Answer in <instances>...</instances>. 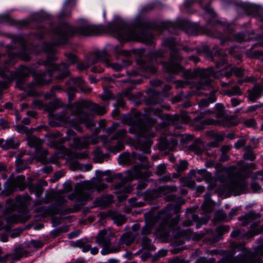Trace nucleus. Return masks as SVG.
<instances>
[{
  "mask_svg": "<svg viewBox=\"0 0 263 263\" xmlns=\"http://www.w3.org/2000/svg\"><path fill=\"white\" fill-rule=\"evenodd\" d=\"M147 27L148 24L146 23H139L131 29L123 23H115L109 26L110 31L116 33L120 40L152 44L154 37L152 33L146 29Z\"/></svg>",
  "mask_w": 263,
  "mask_h": 263,
  "instance_id": "obj_1",
  "label": "nucleus"
},
{
  "mask_svg": "<svg viewBox=\"0 0 263 263\" xmlns=\"http://www.w3.org/2000/svg\"><path fill=\"white\" fill-rule=\"evenodd\" d=\"M102 28L97 25H92L87 22L81 24L76 27L64 23L54 28L52 31L58 39L53 42L55 45L65 43L66 39L76 34L84 36L96 35L102 32Z\"/></svg>",
  "mask_w": 263,
  "mask_h": 263,
  "instance_id": "obj_2",
  "label": "nucleus"
},
{
  "mask_svg": "<svg viewBox=\"0 0 263 263\" xmlns=\"http://www.w3.org/2000/svg\"><path fill=\"white\" fill-rule=\"evenodd\" d=\"M162 45L170 49V58L168 62L161 61V64L167 72L178 74L182 71L183 68L179 64L182 58L179 53V50L177 48L176 42L173 37L166 38L163 41Z\"/></svg>",
  "mask_w": 263,
  "mask_h": 263,
  "instance_id": "obj_3",
  "label": "nucleus"
},
{
  "mask_svg": "<svg viewBox=\"0 0 263 263\" xmlns=\"http://www.w3.org/2000/svg\"><path fill=\"white\" fill-rule=\"evenodd\" d=\"M35 81L25 83L26 78L17 76L16 78V87L21 90H27V95L29 97H36L38 96L37 92L33 89L35 86H42L50 82V80L46 79V73L39 71L34 75Z\"/></svg>",
  "mask_w": 263,
  "mask_h": 263,
  "instance_id": "obj_4",
  "label": "nucleus"
},
{
  "mask_svg": "<svg viewBox=\"0 0 263 263\" xmlns=\"http://www.w3.org/2000/svg\"><path fill=\"white\" fill-rule=\"evenodd\" d=\"M106 175L105 173H103L102 177ZM102 180H105L109 182L112 181V177L110 176H107L105 178H102L101 180H98V184L91 182H85L83 183L81 185L80 190L78 191V200L80 202H83L91 199V190L92 189H96L98 191H102L106 189L107 185L104 183H101Z\"/></svg>",
  "mask_w": 263,
  "mask_h": 263,
  "instance_id": "obj_5",
  "label": "nucleus"
},
{
  "mask_svg": "<svg viewBox=\"0 0 263 263\" xmlns=\"http://www.w3.org/2000/svg\"><path fill=\"white\" fill-rule=\"evenodd\" d=\"M133 122L134 123V127L140 134L146 136L144 140H142L143 143V148H150L153 143L152 138L155 137V134L153 133H144L148 130V127L147 126L143 120V115L140 112H137L134 115Z\"/></svg>",
  "mask_w": 263,
  "mask_h": 263,
  "instance_id": "obj_6",
  "label": "nucleus"
},
{
  "mask_svg": "<svg viewBox=\"0 0 263 263\" xmlns=\"http://www.w3.org/2000/svg\"><path fill=\"white\" fill-rule=\"evenodd\" d=\"M14 46L11 48L8 49L9 57L21 58L25 61L30 60L29 51L26 47V41L24 38L21 36H17L13 39Z\"/></svg>",
  "mask_w": 263,
  "mask_h": 263,
  "instance_id": "obj_7",
  "label": "nucleus"
},
{
  "mask_svg": "<svg viewBox=\"0 0 263 263\" xmlns=\"http://www.w3.org/2000/svg\"><path fill=\"white\" fill-rule=\"evenodd\" d=\"M190 78H194L199 77L200 79L197 84V88L200 89H208L213 86V81L210 77L214 76L215 73L213 68L196 69L190 72Z\"/></svg>",
  "mask_w": 263,
  "mask_h": 263,
  "instance_id": "obj_8",
  "label": "nucleus"
},
{
  "mask_svg": "<svg viewBox=\"0 0 263 263\" xmlns=\"http://www.w3.org/2000/svg\"><path fill=\"white\" fill-rule=\"evenodd\" d=\"M114 238L115 235L111 232L105 230L100 231L96 237V241L99 245L102 246L103 249L101 252L102 254L106 255L119 251L118 248L111 246V244L114 243L112 241Z\"/></svg>",
  "mask_w": 263,
  "mask_h": 263,
  "instance_id": "obj_9",
  "label": "nucleus"
},
{
  "mask_svg": "<svg viewBox=\"0 0 263 263\" xmlns=\"http://www.w3.org/2000/svg\"><path fill=\"white\" fill-rule=\"evenodd\" d=\"M176 26L191 35H196L209 32L208 30L200 26L198 24L184 20H178L176 22Z\"/></svg>",
  "mask_w": 263,
  "mask_h": 263,
  "instance_id": "obj_10",
  "label": "nucleus"
},
{
  "mask_svg": "<svg viewBox=\"0 0 263 263\" xmlns=\"http://www.w3.org/2000/svg\"><path fill=\"white\" fill-rule=\"evenodd\" d=\"M65 55L67 58L68 64L62 63L59 65H53V70H58L59 72L58 75L55 77L57 80L62 81L65 78L68 77L70 72L68 70L69 65H72L77 63L78 60L77 57L72 53H65Z\"/></svg>",
  "mask_w": 263,
  "mask_h": 263,
  "instance_id": "obj_11",
  "label": "nucleus"
},
{
  "mask_svg": "<svg viewBox=\"0 0 263 263\" xmlns=\"http://www.w3.org/2000/svg\"><path fill=\"white\" fill-rule=\"evenodd\" d=\"M76 104L77 105L76 110L79 112L82 111L83 109L85 110V108H88L99 116L103 115L106 113V110L104 106H100L91 101L82 100Z\"/></svg>",
  "mask_w": 263,
  "mask_h": 263,
  "instance_id": "obj_12",
  "label": "nucleus"
},
{
  "mask_svg": "<svg viewBox=\"0 0 263 263\" xmlns=\"http://www.w3.org/2000/svg\"><path fill=\"white\" fill-rule=\"evenodd\" d=\"M44 50L46 52H48L50 53L47 57V60L44 61L43 63V65L49 67V68L44 72L46 73V76L48 74L49 77H51L52 76L53 72L54 71H58V70H53V65H57L54 64L52 63V61L56 60L57 58L55 57L54 54V50L52 47L48 45L46 46L45 47Z\"/></svg>",
  "mask_w": 263,
  "mask_h": 263,
  "instance_id": "obj_13",
  "label": "nucleus"
},
{
  "mask_svg": "<svg viewBox=\"0 0 263 263\" xmlns=\"http://www.w3.org/2000/svg\"><path fill=\"white\" fill-rule=\"evenodd\" d=\"M77 109V105H75L72 108V111L74 115L78 117L81 123H84L87 128H90L95 125L94 121L90 119L89 115L86 112L84 109L82 111L79 112L76 110Z\"/></svg>",
  "mask_w": 263,
  "mask_h": 263,
  "instance_id": "obj_14",
  "label": "nucleus"
},
{
  "mask_svg": "<svg viewBox=\"0 0 263 263\" xmlns=\"http://www.w3.org/2000/svg\"><path fill=\"white\" fill-rule=\"evenodd\" d=\"M97 140L92 137H74L73 138V148H85L90 144H96Z\"/></svg>",
  "mask_w": 263,
  "mask_h": 263,
  "instance_id": "obj_15",
  "label": "nucleus"
},
{
  "mask_svg": "<svg viewBox=\"0 0 263 263\" xmlns=\"http://www.w3.org/2000/svg\"><path fill=\"white\" fill-rule=\"evenodd\" d=\"M73 83L72 85L68 86L70 90H74L76 87H79L81 89V91L85 93H88L91 91V88L89 87H86L84 85V81L80 77H77L74 79L69 80L66 84L68 85L69 84Z\"/></svg>",
  "mask_w": 263,
  "mask_h": 263,
  "instance_id": "obj_16",
  "label": "nucleus"
},
{
  "mask_svg": "<svg viewBox=\"0 0 263 263\" xmlns=\"http://www.w3.org/2000/svg\"><path fill=\"white\" fill-rule=\"evenodd\" d=\"M212 60L216 61V66L217 68H220L221 66L226 63L224 57L226 53L223 51L218 48H214L211 51Z\"/></svg>",
  "mask_w": 263,
  "mask_h": 263,
  "instance_id": "obj_17",
  "label": "nucleus"
},
{
  "mask_svg": "<svg viewBox=\"0 0 263 263\" xmlns=\"http://www.w3.org/2000/svg\"><path fill=\"white\" fill-rule=\"evenodd\" d=\"M148 176L147 173H142L140 172L139 166H135L132 170L127 172V175L125 179L126 181H128L135 179L145 178Z\"/></svg>",
  "mask_w": 263,
  "mask_h": 263,
  "instance_id": "obj_18",
  "label": "nucleus"
},
{
  "mask_svg": "<svg viewBox=\"0 0 263 263\" xmlns=\"http://www.w3.org/2000/svg\"><path fill=\"white\" fill-rule=\"evenodd\" d=\"M247 92L248 99L253 102L262 96L263 87L260 85L256 84L251 89L248 90Z\"/></svg>",
  "mask_w": 263,
  "mask_h": 263,
  "instance_id": "obj_19",
  "label": "nucleus"
},
{
  "mask_svg": "<svg viewBox=\"0 0 263 263\" xmlns=\"http://www.w3.org/2000/svg\"><path fill=\"white\" fill-rule=\"evenodd\" d=\"M246 186L247 183L244 179L237 178L228 185V188L230 191L237 192L245 190Z\"/></svg>",
  "mask_w": 263,
  "mask_h": 263,
  "instance_id": "obj_20",
  "label": "nucleus"
},
{
  "mask_svg": "<svg viewBox=\"0 0 263 263\" xmlns=\"http://www.w3.org/2000/svg\"><path fill=\"white\" fill-rule=\"evenodd\" d=\"M158 148H174L177 145V140L172 138L170 137L166 138L165 137H162L159 139V142L157 144Z\"/></svg>",
  "mask_w": 263,
  "mask_h": 263,
  "instance_id": "obj_21",
  "label": "nucleus"
},
{
  "mask_svg": "<svg viewBox=\"0 0 263 263\" xmlns=\"http://www.w3.org/2000/svg\"><path fill=\"white\" fill-rule=\"evenodd\" d=\"M30 218V216L28 213L18 216L13 214L6 217V220L8 224H10L17 222H25L29 220Z\"/></svg>",
  "mask_w": 263,
  "mask_h": 263,
  "instance_id": "obj_22",
  "label": "nucleus"
},
{
  "mask_svg": "<svg viewBox=\"0 0 263 263\" xmlns=\"http://www.w3.org/2000/svg\"><path fill=\"white\" fill-rule=\"evenodd\" d=\"M0 23H8L17 26H26L29 22L27 21L18 22L13 20L8 14L0 15Z\"/></svg>",
  "mask_w": 263,
  "mask_h": 263,
  "instance_id": "obj_23",
  "label": "nucleus"
},
{
  "mask_svg": "<svg viewBox=\"0 0 263 263\" xmlns=\"http://www.w3.org/2000/svg\"><path fill=\"white\" fill-rule=\"evenodd\" d=\"M66 150L65 153L67 154L68 158L70 160L73 159H86L88 157V153L87 151H84L83 152H78L77 151H71L68 149H63Z\"/></svg>",
  "mask_w": 263,
  "mask_h": 263,
  "instance_id": "obj_24",
  "label": "nucleus"
},
{
  "mask_svg": "<svg viewBox=\"0 0 263 263\" xmlns=\"http://www.w3.org/2000/svg\"><path fill=\"white\" fill-rule=\"evenodd\" d=\"M217 91V89L213 90L210 92L209 97L201 99L198 102L199 106L200 107H206L210 105V104L215 102L216 101V98L215 96V93Z\"/></svg>",
  "mask_w": 263,
  "mask_h": 263,
  "instance_id": "obj_25",
  "label": "nucleus"
},
{
  "mask_svg": "<svg viewBox=\"0 0 263 263\" xmlns=\"http://www.w3.org/2000/svg\"><path fill=\"white\" fill-rule=\"evenodd\" d=\"M75 0H67L63 11L59 14L60 18H65L71 15V5H73Z\"/></svg>",
  "mask_w": 263,
  "mask_h": 263,
  "instance_id": "obj_26",
  "label": "nucleus"
},
{
  "mask_svg": "<svg viewBox=\"0 0 263 263\" xmlns=\"http://www.w3.org/2000/svg\"><path fill=\"white\" fill-rule=\"evenodd\" d=\"M48 154V151L46 149H35L33 157L42 163L46 164L48 162L46 158Z\"/></svg>",
  "mask_w": 263,
  "mask_h": 263,
  "instance_id": "obj_27",
  "label": "nucleus"
},
{
  "mask_svg": "<svg viewBox=\"0 0 263 263\" xmlns=\"http://www.w3.org/2000/svg\"><path fill=\"white\" fill-rule=\"evenodd\" d=\"M28 145L31 147L40 148L44 141L35 136H29L26 138Z\"/></svg>",
  "mask_w": 263,
  "mask_h": 263,
  "instance_id": "obj_28",
  "label": "nucleus"
},
{
  "mask_svg": "<svg viewBox=\"0 0 263 263\" xmlns=\"http://www.w3.org/2000/svg\"><path fill=\"white\" fill-rule=\"evenodd\" d=\"M238 11L239 12H244L247 15H252L256 13L257 8L252 5L245 4L238 8Z\"/></svg>",
  "mask_w": 263,
  "mask_h": 263,
  "instance_id": "obj_29",
  "label": "nucleus"
},
{
  "mask_svg": "<svg viewBox=\"0 0 263 263\" xmlns=\"http://www.w3.org/2000/svg\"><path fill=\"white\" fill-rule=\"evenodd\" d=\"M110 217L114 222L118 226L123 224L126 221L125 216L117 212H112L110 214Z\"/></svg>",
  "mask_w": 263,
  "mask_h": 263,
  "instance_id": "obj_30",
  "label": "nucleus"
},
{
  "mask_svg": "<svg viewBox=\"0 0 263 263\" xmlns=\"http://www.w3.org/2000/svg\"><path fill=\"white\" fill-rule=\"evenodd\" d=\"M141 68L145 72L151 73H155L157 71V69L152 64L145 62L142 59L139 61Z\"/></svg>",
  "mask_w": 263,
  "mask_h": 263,
  "instance_id": "obj_31",
  "label": "nucleus"
},
{
  "mask_svg": "<svg viewBox=\"0 0 263 263\" xmlns=\"http://www.w3.org/2000/svg\"><path fill=\"white\" fill-rule=\"evenodd\" d=\"M93 160L97 163H101L109 156L108 154H103L100 149H95L93 152Z\"/></svg>",
  "mask_w": 263,
  "mask_h": 263,
  "instance_id": "obj_32",
  "label": "nucleus"
},
{
  "mask_svg": "<svg viewBox=\"0 0 263 263\" xmlns=\"http://www.w3.org/2000/svg\"><path fill=\"white\" fill-rule=\"evenodd\" d=\"M65 142V139L63 138H57L53 139L49 143V146L53 148H65V146L63 145Z\"/></svg>",
  "mask_w": 263,
  "mask_h": 263,
  "instance_id": "obj_33",
  "label": "nucleus"
},
{
  "mask_svg": "<svg viewBox=\"0 0 263 263\" xmlns=\"http://www.w3.org/2000/svg\"><path fill=\"white\" fill-rule=\"evenodd\" d=\"M97 53H98V57L100 61L103 62L107 66H110L109 61L110 55L105 50L97 51Z\"/></svg>",
  "mask_w": 263,
  "mask_h": 263,
  "instance_id": "obj_34",
  "label": "nucleus"
},
{
  "mask_svg": "<svg viewBox=\"0 0 263 263\" xmlns=\"http://www.w3.org/2000/svg\"><path fill=\"white\" fill-rule=\"evenodd\" d=\"M134 241V238L128 233H125L122 235L119 241V245L121 246L125 244L127 246L130 245Z\"/></svg>",
  "mask_w": 263,
  "mask_h": 263,
  "instance_id": "obj_35",
  "label": "nucleus"
},
{
  "mask_svg": "<svg viewBox=\"0 0 263 263\" xmlns=\"http://www.w3.org/2000/svg\"><path fill=\"white\" fill-rule=\"evenodd\" d=\"M133 159H134L133 154L130 156L128 153H125L120 156L119 162L121 164H129L134 162H133Z\"/></svg>",
  "mask_w": 263,
  "mask_h": 263,
  "instance_id": "obj_36",
  "label": "nucleus"
},
{
  "mask_svg": "<svg viewBox=\"0 0 263 263\" xmlns=\"http://www.w3.org/2000/svg\"><path fill=\"white\" fill-rule=\"evenodd\" d=\"M213 204L212 201L210 199V197L207 195L205 198V201L203 203L202 205V208L203 211L205 213H210L213 210Z\"/></svg>",
  "mask_w": 263,
  "mask_h": 263,
  "instance_id": "obj_37",
  "label": "nucleus"
},
{
  "mask_svg": "<svg viewBox=\"0 0 263 263\" xmlns=\"http://www.w3.org/2000/svg\"><path fill=\"white\" fill-rule=\"evenodd\" d=\"M20 145V141L15 137H12L6 141L4 144L5 148H17Z\"/></svg>",
  "mask_w": 263,
  "mask_h": 263,
  "instance_id": "obj_38",
  "label": "nucleus"
},
{
  "mask_svg": "<svg viewBox=\"0 0 263 263\" xmlns=\"http://www.w3.org/2000/svg\"><path fill=\"white\" fill-rule=\"evenodd\" d=\"M224 92L225 95L229 97H231L233 96H240L242 94L240 88L237 86H235L229 89H228L226 90Z\"/></svg>",
  "mask_w": 263,
  "mask_h": 263,
  "instance_id": "obj_39",
  "label": "nucleus"
},
{
  "mask_svg": "<svg viewBox=\"0 0 263 263\" xmlns=\"http://www.w3.org/2000/svg\"><path fill=\"white\" fill-rule=\"evenodd\" d=\"M99 59L98 53H97V52H96L93 53H91L87 55L86 60L90 66V65L95 64L98 62L100 61Z\"/></svg>",
  "mask_w": 263,
  "mask_h": 263,
  "instance_id": "obj_40",
  "label": "nucleus"
},
{
  "mask_svg": "<svg viewBox=\"0 0 263 263\" xmlns=\"http://www.w3.org/2000/svg\"><path fill=\"white\" fill-rule=\"evenodd\" d=\"M238 122L232 117H227L223 120L222 123L221 124L224 127H229L231 126H236Z\"/></svg>",
  "mask_w": 263,
  "mask_h": 263,
  "instance_id": "obj_41",
  "label": "nucleus"
},
{
  "mask_svg": "<svg viewBox=\"0 0 263 263\" xmlns=\"http://www.w3.org/2000/svg\"><path fill=\"white\" fill-rule=\"evenodd\" d=\"M32 70L30 68L24 66L20 67V69L18 72L17 76L24 78L29 77L31 73Z\"/></svg>",
  "mask_w": 263,
  "mask_h": 263,
  "instance_id": "obj_42",
  "label": "nucleus"
},
{
  "mask_svg": "<svg viewBox=\"0 0 263 263\" xmlns=\"http://www.w3.org/2000/svg\"><path fill=\"white\" fill-rule=\"evenodd\" d=\"M25 176L23 175L18 176L16 179L15 185L20 190H23L25 188Z\"/></svg>",
  "mask_w": 263,
  "mask_h": 263,
  "instance_id": "obj_43",
  "label": "nucleus"
},
{
  "mask_svg": "<svg viewBox=\"0 0 263 263\" xmlns=\"http://www.w3.org/2000/svg\"><path fill=\"white\" fill-rule=\"evenodd\" d=\"M126 130L125 129H122L119 130L114 135L111 137V140H118L123 139L125 138V135L126 133Z\"/></svg>",
  "mask_w": 263,
  "mask_h": 263,
  "instance_id": "obj_44",
  "label": "nucleus"
},
{
  "mask_svg": "<svg viewBox=\"0 0 263 263\" xmlns=\"http://www.w3.org/2000/svg\"><path fill=\"white\" fill-rule=\"evenodd\" d=\"M234 39L238 43L248 41L249 40V37L246 33H238L234 35Z\"/></svg>",
  "mask_w": 263,
  "mask_h": 263,
  "instance_id": "obj_45",
  "label": "nucleus"
},
{
  "mask_svg": "<svg viewBox=\"0 0 263 263\" xmlns=\"http://www.w3.org/2000/svg\"><path fill=\"white\" fill-rule=\"evenodd\" d=\"M130 64V62L128 61H123L122 64L120 65L117 63H114L112 64H110L113 69L116 71H120L123 67H125L128 66Z\"/></svg>",
  "mask_w": 263,
  "mask_h": 263,
  "instance_id": "obj_46",
  "label": "nucleus"
},
{
  "mask_svg": "<svg viewBox=\"0 0 263 263\" xmlns=\"http://www.w3.org/2000/svg\"><path fill=\"white\" fill-rule=\"evenodd\" d=\"M193 141L189 148H201L204 146V142L200 138L194 139Z\"/></svg>",
  "mask_w": 263,
  "mask_h": 263,
  "instance_id": "obj_47",
  "label": "nucleus"
},
{
  "mask_svg": "<svg viewBox=\"0 0 263 263\" xmlns=\"http://www.w3.org/2000/svg\"><path fill=\"white\" fill-rule=\"evenodd\" d=\"M166 120L167 121V124L175 125L177 124L179 118L177 116H170L167 115L166 116Z\"/></svg>",
  "mask_w": 263,
  "mask_h": 263,
  "instance_id": "obj_48",
  "label": "nucleus"
},
{
  "mask_svg": "<svg viewBox=\"0 0 263 263\" xmlns=\"http://www.w3.org/2000/svg\"><path fill=\"white\" fill-rule=\"evenodd\" d=\"M28 200L27 196H18L16 198V204L18 206H24L27 204Z\"/></svg>",
  "mask_w": 263,
  "mask_h": 263,
  "instance_id": "obj_49",
  "label": "nucleus"
},
{
  "mask_svg": "<svg viewBox=\"0 0 263 263\" xmlns=\"http://www.w3.org/2000/svg\"><path fill=\"white\" fill-rule=\"evenodd\" d=\"M231 72L237 77H242L245 73V69L240 67H233L231 69Z\"/></svg>",
  "mask_w": 263,
  "mask_h": 263,
  "instance_id": "obj_50",
  "label": "nucleus"
},
{
  "mask_svg": "<svg viewBox=\"0 0 263 263\" xmlns=\"http://www.w3.org/2000/svg\"><path fill=\"white\" fill-rule=\"evenodd\" d=\"M159 190L161 192H164V193H168L170 192H173L177 190V188L175 186H162L160 187Z\"/></svg>",
  "mask_w": 263,
  "mask_h": 263,
  "instance_id": "obj_51",
  "label": "nucleus"
},
{
  "mask_svg": "<svg viewBox=\"0 0 263 263\" xmlns=\"http://www.w3.org/2000/svg\"><path fill=\"white\" fill-rule=\"evenodd\" d=\"M194 138L192 135H184L181 137L180 142L182 144L189 143L193 141Z\"/></svg>",
  "mask_w": 263,
  "mask_h": 263,
  "instance_id": "obj_52",
  "label": "nucleus"
},
{
  "mask_svg": "<svg viewBox=\"0 0 263 263\" xmlns=\"http://www.w3.org/2000/svg\"><path fill=\"white\" fill-rule=\"evenodd\" d=\"M58 107V103L55 101L50 102L46 105V108L49 112L54 111Z\"/></svg>",
  "mask_w": 263,
  "mask_h": 263,
  "instance_id": "obj_53",
  "label": "nucleus"
},
{
  "mask_svg": "<svg viewBox=\"0 0 263 263\" xmlns=\"http://www.w3.org/2000/svg\"><path fill=\"white\" fill-rule=\"evenodd\" d=\"M243 157L245 159L250 161H253L255 159V155L250 150L244 153Z\"/></svg>",
  "mask_w": 263,
  "mask_h": 263,
  "instance_id": "obj_54",
  "label": "nucleus"
},
{
  "mask_svg": "<svg viewBox=\"0 0 263 263\" xmlns=\"http://www.w3.org/2000/svg\"><path fill=\"white\" fill-rule=\"evenodd\" d=\"M213 124L212 121L210 119L209 120H205L204 121H202L201 123L196 126V129L197 130H203L204 128V126L205 124Z\"/></svg>",
  "mask_w": 263,
  "mask_h": 263,
  "instance_id": "obj_55",
  "label": "nucleus"
},
{
  "mask_svg": "<svg viewBox=\"0 0 263 263\" xmlns=\"http://www.w3.org/2000/svg\"><path fill=\"white\" fill-rule=\"evenodd\" d=\"M213 137L215 141L219 142L224 140L226 137V134L224 133H216L213 134Z\"/></svg>",
  "mask_w": 263,
  "mask_h": 263,
  "instance_id": "obj_56",
  "label": "nucleus"
},
{
  "mask_svg": "<svg viewBox=\"0 0 263 263\" xmlns=\"http://www.w3.org/2000/svg\"><path fill=\"white\" fill-rule=\"evenodd\" d=\"M118 126L119 124L117 122H114L112 123V125L110 127L104 129V131L106 133L109 134L115 132L118 128Z\"/></svg>",
  "mask_w": 263,
  "mask_h": 263,
  "instance_id": "obj_57",
  "label": "nucleus"
},
{
  "mask_svg": "<svg viewBox=\"0 0 263 263\" xmlns=\"http://www.w3.org/2000/svg\"><path fill=\"white\" fill-rule=\"evenodd\" d=\"M149 55L152 59L162 57L163 56V52L161 50L153 51L149 53Z\"/></svg>",
  "mask_w": 263,
  "mask_h": 263,
  "instance_id": "obj_58",
  "label": "nucleus"
},
{
  "mask_svg": "<svg viewBox=\"0 0 263 263\" xmlns=\"http://www.w3.org/2000/svg\"><path fill=\"white\" fill-rule=\"evenodd\" d=\"M257 217H258V216L253 212H250L245 216V219L247 223L251 221L252 220L256 219Z\"/></svg>",
  "mask_w": 263,
  "mask_h": 263,
  "instance_id": "obj_59",
  "label": "nucleus"
},
{
  "mask_svg": "<svg viewBox=\"0 0 263 263\" xmlns=\"http://www.w3.org/2000/svg\"><path fill=\"white\" fill-rule=\"evenodd\" d=\"M188 163L185 161H182L177 166L178 171L181 172L186 169Z\"/></svg>",
  "mask_w": 263,
  "mask_h": 263,
  "instance_id": "obj_60",
  "label": "nucleus"
},
{
  "mask_svg": "<svg viewBox=\"0 0 263 263\" xmlns=\"http://www.w3.org/2000/svg\"><path fill=\"white\" fill-rule=\"evenodd\" d=\"M142 244L144 248L149 249L151 248V240L146 237L142 238Z\"/></svg>",
  "mask_w": 263,
  "mask_h": 263,
  "instance_id": "obj_61",
  "label": "nucleus"
},
{
  "mask_svg": "<svg viewBox=\"0 0 263 263\" xmlns=\"http://www.w3.org/2000/svg\"><path fill=\"white\" fill-rule=\"evenodd\" d=\"M89 67V64L86 61L85 63H78L77 69L79 71H83L87 69Z\"/></svg>",
  "mask_w": 263,
  "mask_h": 263,
  "instance_id": "obj_62",
  "label": "nucleus"
},
{
  "mask_svg": "<svg viewBox=\"0 0 263 263\" xmlns=\"http://www.w3.org/2000/svg\"><path fill=\"white\" fill-rule=\"evenodd\" d=\"M254 180H260L263 181V171H259L252 176Z\"/></svg>",
  "mask_w": 263,
  "mask_h": 263,
  "instance_id": "obj_63",
  "label": "nucleus"
},
{
  "mask_svg": "<svg viewBox=\"0 0 263 263\" xmlns=\"http://www.w3.org/2000/svg\"><path fill=\"white\" fill-rule=\"evenodd\" d=\"M246 142V140L242 138L239 139L235 144V148H241L245 146Z\"/></svg>",
  "mask_w": 263,
  "mask_h": 263,
  "instance_id": "obj_64",
  "label": "nucleus"
}]
</instances>
